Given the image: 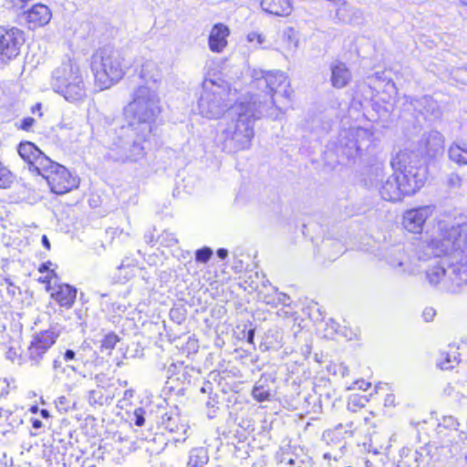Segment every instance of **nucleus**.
Returning <instances> with one entry per match:
<instances>
[{
  "mask_svg": "<svg viewBox=\"0 0 467 467\" xmlns=\"http://www.w3.org/2000/svg\"><path fill=\"white\" fill-rule=\"evenodd\" d=\"M451 227V223L444 221H438L432 227L431 233L428 234V237L423 242V249L428 256L448 257L450 264L448 268H445L440 263L431 265L426 270L425 275L428 283L431 285H439L441 289L451 293H455L458 289L467 285V273L465 271L463 262L462 259L453 257L449 254H436L431 247V243L439 235L440 228Z\"/></svg>",
  "mask_w": 467,
  "mask_h": 467,
  "instance_id": "1",
  "label": "nucleus"
},
{
  "mask_svg": "<svg viewBox=\"0 0 467 467\" xmlns=\"http://www.w3.org/2000/svg\"><path fill=\"white\" fill-rule=\"evenodd\" d=\"M406 196L419 192L427 180V167L423 156L416 150H403L391 161Z\"/></svg>",
  "mask_w": 467,
  "mask_h": 467,
  "instance_id": "2",
  "label": "nucleus"
},
{
  "mask_svg": "<svg viewBox=\"0 0 467 467\" xmlns=\"http://www.w3.org/2000/svg\"><path fill=\"white\" fill-rule=\"evenodd\" d=\"M231 115L236 119L226 130L227 139L237 150L249 149L254 138V120L263 115L261 103L256 106L255 99L241 101L232 109Z\"/></svg>",
  "mask_w": 467,
  "mask_h": 467,
  "instance_id": "3",
  "label": "nucleus"
},
{
  "mask_svg": "<svg viewBox=\"0 0 467 467\" xmlns=\"http://www.w3.org/2000/svg\"><path fill=\"white\" fill-rule=\"evenodd\" d=\"M94 85L98 90H106L123 78L129 67L119 53L107 49L96 50L89 64Z\"/></svg>",
  "mask_w": 467,
  "mask_h": 467,
  "instance_id": "4",
  "label": "nucleus"
},
{
  "mask_svg": "<svg viewBox=\"0 0 467 467\" xmlns=\"http://www.w3.org/2000/svg\"><path fill=\"white\" fill-rule=\"evenodd\" d=\"M437 238L431 243L436 254H449L462 259L467 273V223L440 228Z\"/></svg>",
  "mask_w": 467,
  "mask_h": 467,
  "instance_id": "5",
  "label": "nucleus"
},
{
  "mask_svg": "<svg viewBox=\"0 0 467 467\" xmlns=\"http://www.w3.org/2000/svg\"><path fill=\"white\" fill-rule=\"evenodd\" d=\"M57 92L69 102L86 98V87L80 66L73 59L64 62L57 70Z\"/></svg>",
  "mask_w": 467,
  "mask_h": 467,
  "instance_id": "6",
  "label": "nucleus"
},
{
  "mask_svg": "<svg viewBox=\"0 0 467 467\" xmlns=\"http://www.w3.org/2000/svg\"><path fill=\"white\" fill-rule=\"evenodd\" d=\"M126 112L137 124L154 121L161 112V100L150 88L139 86L131 95Z\"/></svg>",
  "mask_w": 467,
  "mask_h": 467,
  "instance_id": "7",
  "label": "nucleus"
},
{
  "mask_svg": "<svg viewBox=\"0 0 467 467\" xmlns=\"http://www.w3.org/2000/svg\"><path fill=\"white\" fill-rule=\"evenodd\" d=\"M363 182L367 187L377 189L385 201L399 202L406 196L395 172L385 178L383 164L378 163L369 167L364 175Z\"/></svg>",
  "mask_w": 467,
  "mask_h": 467,
  "instance_id": "8",
  "label": "nucleus"
},
{
  "mask_svg": "<svg viewBox=\"0 0 467 467\" xmlns=\"http://www.w3.org/2000/svg\"><path fill=\"white\" fill-rule=\"evenodd\" d=\"M47 183L51 192L57 195L66 194L79 185V179L64 165L50 161L38 173Z\"/></svg>",
  "mask_w": 467,
  "mask_h": 467,
  "instance_id": "9",
  "label": "nucleus"
},
{
  "mask_svg": "<svg viewBox=\"0 0 467 467\" xmlns=\"http://www.w3.org/2000/svg\"><path fill=\"white\" fill-rule=\"evenodd\" d=\"M24 31L16 26H0V68L7 66L19 55L25 44Z\"/></svg>",
  "mask_w": 467,
  "mask_h": 467,
  "instance_id": "10",
  "label": "nucleus"
},
{
  "mask_svg": "<svg viewBox=\"0 0 467 467\" xmlns=\"http://www.w3.org/2000/svg\"><path fill=\"white\" fill-rule=\"evenodd\" d=\"M372 135L369 130L359 127L345 130L338 137L339 150L349 159L355 158L362 148L368 146Z\"/></svg>",
  "mask_w": 467,
  "mask_h": 467,
  "instance_id": "11",
  "label": "nucleus"
},
{
  "mask_svg": "<svg viewBox=\"0 0 467 467\" xmlns=\"http://www.w3.org/2000/svg\"><path fill=\"white\" fill-rule=\"evenodd\" d=\"M59 332L55 328L44 329L36 333L27 348V357L33 365H38L47 352L56 344Z\"/></svg>",
  "mask_w": 467,
  "mask_h": 467,
  "instance_id": "12",
  "label": "nucleus"
},
{
  "mask_svg": "<svg viewBox=\"0 0 467 467\" xmlns=\"http://www.w3.org/2000/svg\"><path fill=\"white\" fill-rule=\"evenodd\" d=\"M435 207L423 205L406 210L402 213L401 225L409 233L420 234L423 232L426 222L433 216Z\"/></svg>",
  "mask_w": 467,
  "mask_h": 467,
  "instance_id": "13",
  "label": "nucleus"
},
{
  "mask_svg": "<svg viewBox=\"0 0 467 467\" xmlns=\"http://www.w3.org/2000/svg\"><path fill=\"white\" fill-rule=\"evenodd\" d=\"M17 152L27 164L29 171L36 175H38L51 161L35 143L28 140L18 144Z\"/></svg>",
  "mask_w": 467,
  "mask_h": 467,
  "instance_id": "14",
  "label": "nucleus"
},
{
  "mask_svg": "<svg viewBox=\"0 0 467 467\" xmlns=\"http://www.w3.org/2000/svg\"><path fill=\"white\" fill-rule=\"evenodd\" d=\"M264 82L265 83L266 87L269 88L270 92L273 93L272 95V103L276 104L278 103L277 98L275 96H277L280 94L285 100H286V103L290 100L291 96V90L289 88V83L287 81V78L285 75L281 71H271L267 72L264 76Z\"/></svg>",
  "mask_w": 467,
  "mask_h": 467,
  "instance_id": "15",
  "label": "nucleus"
},
{
  "mask_svg": "<svg viewBox=\"0 0 467 467\" xmlns=\"http://www.w3.org/2000/svg\"><path fill=\"white\" fill-rule=\"evenodd\" d=\"M78 289L67 283H58L53 286L49 293V298L60 309L68 310L73 307L76 303Z\"/></svg>",
  "mask_w": 467,
  "mask_h": 467,
  "instance_id": "16",
  "label": "nucleus"
},
{
  "mask_svg": "<svg viewBox=\"0 0 467 467\" xmlns=\"http://www.w3.org/2000/svg\"><path fill=\"white\" fill-rule=\"evenodd\" d=\"M28 29L35 30L47 26L52 18V11L42 3L34 4L23 13Z\"/></svg>",
  "mask_w": 467,
  "mask_h": 467,
  "instance_id": "17",
  "label": "nucleus"
},
{
  "mask_svg": "<svg viewBox=\"0 0 467 467\" xmlns=\"http://www.w3.org/2000/svg\"><path fill=\"white\" fill-rule=\"evenodd\" d=\"M387 262L396 274L400 275H411L418 272V269L406 254L401 250L391 252L387 256Z\"/></svg>",
  "mask_w": 467,
  "mask_h": 467,
  "instance_id": "18",
  "label": "nucleus"
},
{
  "mask_svg": "<svg viewBox=\"0 0 467 467\" xmlns=\"http://www.w3.org/2000/svg\"><path fill=\"white\" fill-rule=\"evenodd\" d=\"M230 29L223 24H216L211 29L208 45L211 51L222 53L228 45Z\"/></svg>",
  "mask_w": 467,
  "mask_h": 467,
  "instance_id": "19",
  "label": "nucleus"
},
{
  "mask_svg": "<svg viewBox=\"0 0 467 467\" xmlns=\"http://www.w3.org/2000/svg\"><path fill=\"white\" fill-rule=\"evenodd\" d=\"M261 7L266 13L286 16L292 12V4L290 0H261Z\"/></svg>",
  "mask_w": 467,
  "mask_h": 467,
  "instance_id": "20",
  "label": "nucleus"
},
{
  "mask_svg": "<svg viewBox=\"0 0 467 467\" xmlns=\"http://www.w3.org/2000/svg\"><path fill=\"white\" fill-rule=\"evenodd\" d=\"M331 82L335 88H341L348 84L351 73L345 64L338 62L331 67Z\"/></svg>",
  "mask_w": 467,
  "mask_h": 467,
  "instance_id": "21",
  "label": "nucleus"
},
{
  "mask_svg": "<svg viewBox=\"0 0 467 467\" xmlns=\"http://www.w3.org/2000/svg\"><path fill=\"white\" fill-rule=\"evenodd\" d=\"M460 353L458 348L455 346H450L448 351H442L440 353L437 359V366L444 370L453 368L460 362Z\"/></svg>",
  "mask_w": 467,
  "mask_h": 467,
  "instance_id": "22",
  "label": "nucleus"
},
{
  "mask_svg": "<svg viewBox=\"0 0 467 467\" xmlns=\"http://www.w3.org/2000/svg\"><path fill=\"white\" fill-rule=\"evenodd\" d=\"M299 36L293 28L288 27L283 33L282 52L284 54H294L298 48Z\"/></svg>",
  "mask_w": 467,
  "mask_h": 467,
  "instance_id": "23",
  "label": "nucleus"
},
{
  "mask_svg": "<svg viewBox=\"0 0 467 467\" xmlns=\"http://www.w3.org/2000/svg\"><path fill=\"white\" fill-rule=\"evenodd\" d=\"M450 159L460 164H467V143L466 142H454L449 149Z\"/></svg>",
  "mask_w": 467,
  "mask_h": 467,
  "instance_id": "24",
  "label": "nucleus"
},
{
  "mask_svg": "<svg viewBox=\"0 0 467 467\" xmlns=\"http://www.w3.org/2000/svg\"><path fill=\"white\" fill-rule=\"evenodd\" d=\"M51 265H52V263L50 261H47V262L41 264L37 267V271L39 273L47 272V275L38 277L37 282L39 284L44 285L46 291L48 293H50L51 290L53 289V286L51 285L52 280L57 278V275L55 269H50Z\"/></svg>",
  "mask_w": 467,
  "mask_h": 467,
  "instance_id": "25",
  "label": "nucleus"
},
{
  "mask_svg": "<svg viewBox=\"0 0 467 467\" xmlns=\"http://www.w3.org/2000/svg\"><path fill=\"white\" fill-rule=\"evenodd\" d=\"M120 341V337L114 331H110L103 336L100 340L99 350L102 353L111 355L117 344Z\"/></svg>",
  "mask_w": 467,
  "mask_h": 467,
  "instance_id": "26",
  "label": "nucleus"
},
{
  "mask_svg": "<svg viewBox=\"0 0 467 467\" xmlns=\"http://www.w3.org/2000/svg\"><path fill=\"white\" fill-rule=\"evenodd\" d=\"M16 179V174L0 160V189L11 188Z\"/></svg>",
  "mask_w": 467,
  "mask_h": 467,
  "instance_id": "27",
  "label": "nucleus"
},
{
  "mask_svg": "<svg viewBox=\"0 0 467 467\" xmlns=\"http://www.w3.org/2000/svg\"><path fill=\"white\" fill-rule=\"evenodd\" d=\"M252 395L257 401H265L269 400L270 389L259 381L254 387Z\"/></svg>",
  "mask_w": 467,
  "mask_h": 467,
  "instance_id": "28",
  "label": "nucleus"
},
{
  "mask_svg": "<svg viewBox=\"0 0 467 467\" xmlns=\"http://www.w3.org/2000/svg\"><path fill=\"white\" fill-rule=\"evenodd\" d=\"M203 459H204V451L202 448L193 449L192 450L188 465L192 467H202L203 464Z\"/></svg>",
  "mask_w": 467,
  "mask_h": 467,
  "instance_id": "29",
  "label": "nucleus"
},
{
  "mask_svg": "<svg viewBox=\"0 0 467 467\" xmlns=\"http://www.w3.org/2000/svg\"><path fill=\"white\" fill-rule=\"evenodd\" d=\"M246 39L249 43H254L255 42V45L254 47L259 48L262 47V45L265 43V37L264 35L262 34H259L257 32H250L247 36H246Z\"/></svg>",
  "mask_w": 467,
  "mask_h": 467,
  "instance_id": "30",
  "label": "nucleus"
},
{
  "mask_svg": "<svg viewBox=\"0 0 467 467\" xmlns=\"http://www.w3.org/2000/svg\"><path fill=\"white\" fill-rule=\"evenodd\" d=\"M5 283L6 285V292L10 297V300H13L18 294H20V288L19 286L16 285L9 278H5Z\"/></svg>",
  "mask_w": 467,
  "mask_h": 467,
  "instance_id": "31",
  "label": "nucleus"
},
{
  "mask_svg": "<svg viewBox=\"0 0 467 467\" xmlns=\"http://www.w3.org/2000/svg\"><path fill=\"white\" fill-rule=\"evenodd\" d=\"M36 120L34 118L32 117H26V118H24L19 126H18V129L22 130H26V131H29L32 127L34 126Z\"/></svg>",
  "mask_w": 467,
  "mask_h": 467,
  "instance_id": "32",
  "label": "nucleus"
},
{
  "mask_svg": "<svg viewBox=\"0 0 467 467\" xmlns=\"http://www.w3.org/2000/svg\"><path fill=\"white\" fill-rule=\"evenodd\" d=\"M134 416H135V425L138 427H141L145 423V418H144V410L141 408H138L134 410Z\"/></svg>",
  "mask_w": 467,
  "mask_h": 467,
  "instance_id": "33",
  "label": "nucleus"
},
{
  "mask_svg": "<svg viewBox=\"0 0 467 467\" xmlns=\"http://www.w3.org/2000/svg\"><path fill=\"white\" fill-rule=\"evenodd\" d=\"M435 316V310L432 307H427L424 309L422 313V317L425 321L430 322L433 319Z\"/></svg>",
  "mask_w": 467,
  "mask_h": 467,
  "instance_id": "34",
  "label": "nucleus"
},
{
  "mask_svg": "<svg viewBox=\"0 0 467 467\" xmlns=\"http://www.w3.org/2000/svg\"><path fill=\"white\" fill-rule=\"evenodd\" d=\"M370 387V383L367 382L363 379L358 380L353 384L352 389H358L362 390H367Z\"/></svg>",
  "mask_w": 467,
  "mask_h": 467,
  "instance_id": "35",
  "label": "nucleus"
},
{
  "mask_svg": "<svg viewBox=\"0 0 467 467\" xmlns=\"http://www.w3.org/2000/svg\"><path fill=\"white\" fill-rule=\"evenodd\" d=\"M449 183L454 188H458L461 185V178L458 174H451L449 178Z\"/></svg>",
  "mask_w": 467,
  "mask_h": 467,
  "instance_id": "36",
  "label": "nucleus"
},
{
  "mask_svg": "<svg viewBox=\"0 0 467 467\" xmlns=\"http://www.w3.org/2000/svg\"><path fill=\"white\" fill-rule=\"evenodd\" d=\"M394 394H388L384 399L385 407H394L396 405Z\"/></svg>",
  "mask_w": 467,
  "mask_h": 467,
  "instance_id": "37",
  "label": "nucleus"
},
{
  "mask_svg": "<svg viewBox=\"0 0 467 467\" xmlns=\"http://www.w3.org/2000/svg\"><path fill=\"white\" fill-rule=\"evenodd\" d=\"M132 150H136L138 152V154L140 155V158H144L146 156V151H145L144 147L139 143H134L132 145Z\"/></svg>",
  "mask_w": 467,
  "mask_h": 467,
  "instance_id": "38",
  "label": "nucleus"
},
{
  "mask_svg": "<svg viewBox=\"0 0 467 467\" xmlns=\"http://www.w3.org/2000/svg\"><path fill=\"white\" fill-rule=\"evenodd\" d=\"M31 112L33 114L37 113L38 117L41 118L43 116L42 104L40 102H38V103L35 104L34 106H32Z\"/></svg>",
  "mask_w": 467,
  "mask_h": 467,
  "instance_id": "39",
  "label": "nucleus"
},
{
  "mask_svg": "<svg viewBox=\"0 0 467 467\" xmlns=\"http://www.w3.org/2000/svg\"><path fill=\"white\" fill-rule=\"evenodd\" d=\"M228 255V251L224 248H220L218 251H217V256L222 259V260H224Z\"/></svg>",
  "mask_w": 467,
  "mask_h": 467,
  "instance_id": "40",
  "label": "nucleus"
},
{
  "mask_svg": "<svg viewBox=\"0 0 467 467\" xmlns=\"http://www.w3.org/2000/svg\"><path fill=\"white\" fill-rule=\"evenodd\" d=\"M75 358V352L71 349H67L66 350L65 354H64V359L66 361L67 360H71Z\"/></svg>",
  "mask_w": 467,
  "mask_h": 467,
  "instance_id": "41",
  "label": "nucleus"
},
{
  "mask_svg": "<svg viewBox=\"0 0 467 467\" xmlns=\"http://www.w3.org/2000/svg\"><path fill=\"white\" fill-rule=\"evenodd\" d=\"M32 427L36 430L43 427L42 421L38 419H31Z\"/></svg>",
  "mask_w": 467,
  "mask_h": 467,
  "instance_id": "42",
  "label": "nucleus"
},
{
  "mask_svg": "<svg viewBox=\"0 0 467 467\" xmlns=\"http://www.w3.org/2000/svg\"><path fill=\"white\" fill-rule=\"evenodd\" d=\"M275 110H277L278 112H276V113L275 112H270L269 113V116L272 117V118H275V119L279 118V116L284 113V111L282 110L281 107H279V106H276Z\"/></svg>",
  "mask_w": 467,
  "mask_h": 467,
  "instance_id": "43",
  "label": "nucleus"
},
{
  "mask_svg": "<svg viewBox=\"0 0 467 467\" xmlns=\"http://www.w3.org/2000/svg\"><path fill=\"white\" fill-rule=\"evenodd\" d=\"M41 242L47 250H50L51 245L46 234L42 235Z\"/></svg>",
  "mask_w": 467,
  "mask_h": 467,
  "instance_id": "44",
  "label": "nucleus"
},
{
  "mask_svg": "<svg viewBox=\"0 0 467 467\" xmlns=\"http://www.w3.org/2000/svg\"><path fill=\"white\" fill-rule=\"evenodd\" d=\"M196 258L199 261H204V248L199 249L196 252Z\"/></svg>",
  "mask_w": 467,
  "mask_h": 467,
  "instance_id": "45",
  "label": "nucleus"
},
{
  "mask_svg": "<svg viewBox=\"0 0 467 467\" xmlns=\"http://www.w3.org/2000/svg\"><path fill=\"white\" fill-rule=\"evenodd\" d=\"M254 329H250L248 331V336H247V341L251 344L254 343Z\"/></svg>",
  "mask_w": 467,
  "mask_h": 467,
  "instance_id": "46",
  "label": "nucleus"
},
{
  "mask_svg": "<svg viewBox=\"0 0 467 467\" xmlns=\"http://www.w3.org/2000/svg\"><path fill=\"white\" fill-rule=\"evenodd\" d=\"M40 415L44 419H48L50 417L49 411L47 409H42L40 410Z\"/></svg>",
  "mask_w": 467,
  "mask_h": 467,
  "instance_id": "47",
  "label": "nucleus"
},
{
  "mask_svg": "<svg viewBox=\"0 0 467 467\" xmlns=\"http://www.w3.org/2000/svg\"><path fill=\"white\" fill-rule=\"evenodd\" d=\"M205 253H206V262H207L213 255V250L206 247Z\"/></svg>",
  "mask_w": 467,
  "mask_h": 467,
  "instance_id": "48",
  "label": "nucleus"
},
{
  "mask_svg": "<svg viewBox=\"0 0 467 467\" xmlns=\"http://www.w3.org/2000/svg\"><path fill=\"white\" fill-rule=\"evenodd\" d=\"M38 410H38V407L36 405H34V406L30 407V409H29V411L32 412V413H36V412H38Z\"/></svg>",
  "mask_w": 467,
  "mask_h": 467,
  "instance_id": "49",
  "label": "nucleus"
},
{
  "mask_svg": "<svg viewBox=\"0 0 467 467\" xmlns=\"http://www.w3.org/2000/svg\"><path fill=\"white\" fill-rule=\"evenodd\" d=\"M388 383H379V385L376 386V389H384L385 387H388Z\"/></svg>",
  "mask_w": 467,
  "mask_h": 467,
  "instance_id": "50",
  "label": "nucleus"
},
{
  "mask_svg": "<svg viewBox=\"0 0 467 467\" xmlns=\"http://www.w3.org/2000/svg\"><path fill=\"white\" fill-rule=\"evenodd\" d=\"M462 5H467V0H459Z\"/></svg>",
  "mask_w": 467,
  "mask_h": 467,
  "instance_id": "51",
  "label": "nucleus"
},
{
  "mask_svg": "<svg viewBox=\"0 0 467 467\" xmlns=\"http://www.w3.org/2000/svg\"><path fill=\"white\" fill-rule=\"evenodd\" d=\"M167 428L171 431H173V428L171 426H167Z\"/></svg>",
  "mask_w": 467,
  "mask_h": 467,
  "instance_id": "52",
  "label": "nucleus"
},
{
  "mask_svg": "<svg viewBox=\"0 0 467 467\" xmlns=\"http://www.w3.org/2000/svg\"><path fill=\"white\" fill-rule=\"evenodd\" d=\"M325 458H329V455H327V453L324 455Z\"/></svg>",
  "mask_w": 467,
  "mask_h": 467,
  "instance_id": "53",
  "label": "nucleus"
},
{
  "mask_svg": "<svg viewBox=\"0 0 467 467\" xmlns=\"http://www.w3.org/2000/svg\"><path fill=\"white\" fill-rule=\"evenodd\" d=\"M464 459H465V462L467 463V453H466Z\"/></svg>",
  "mask_w": 467,
  "mask_h": 467,
  "instance_id": "54",
  "label": "nucleus"
},
{
  "mask_svg": "<svg viewBox=\"0 0 467 467\" xmlns=\"http://www.w3.org/2000/svg\"><path fill=\"white\" fill-rule=\"evenodd\" d=\"M201 391H202V392H204V387H202V388L201 389Z\"/></svg>",
  "mask_w": 467,
  "mask_h": 467,
  "instance_id": "55",
  "label": "nucleus"
}]
</instances>
